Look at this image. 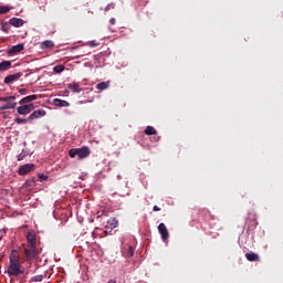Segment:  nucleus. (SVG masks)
Instances as JSON below:
<instances>
[{
    "label": "nucleus",
    "mask_w": 283,
    "mask_h": 283,
    "mask_svg": "<svg viewBox=\"0 0 283 283\" xmlns=\"http://www.w3.org/2000/svg\"><path fill=\"white\" fill-rule=\"evenodd\" d=\"M158 231L161 235V240L167 242V240H169V230H167V226H165V223H159Z\"/></svg>",
    "instance_id": "9d476101"
},
{
    "label": "nucleus",
    "mask_w": 283,
    "mask_h": 283,
    "mask_svg": "<svg viewBox=\"0 0 283 283\" xmlns=\"http://www.w3.org/2000/svg\"><path fill=\"white\" fill-rule=\"evenodd\" d=\"M64 71H65V66H63V65H56V66L53 67V72L55 74H61Z\"/></svg>",
    "instance_id": "a878e982"
},
{
    "label": "nucleus",
    "mask_w": 283,
    "mask_h": 283,
    "mask_svg": "<svg viewBox=\"0 0 283 283\" xmlns=\"http://www.w3.org/2000/svg\"><path fill=\"white\" fill-rule=\"evenodd\" d=\"M160 140V136L155 137V143H158Z\"/></svg>",
    "instance_id": "e433bc0d"
},
{
    "label": "nucleus",
    "mask_w": 283,
    "mask_h": 283,
    "mask_svg": "<svg viewBox=\"0 0 283 283\" xmlns=\"http://www.w3.org/2000/svg\"><path fill=\"white\" fill-rule=\"evenodd\" d=\"M17 96L0 97V103H6L0 106V112H6V109H14L17 107Z\"/></svg>",
    "instance_id": "7ed1b4c3"
},
{
    "label": "nucleus",
    "mask_w": 283,
    "mask_h": 283,
    "mask_svg": "<svg viewBox=\"0 0 283 283\" xmlns=\"http://www.w3.org/2000/svg\"><path fill=\"white\" fill-rule=\"evenodd\" d=\"M9 263H21L19 261V251L12 250L9 256Z\"/></svg>",
    "instance_id": "f3484780"
},
{
    "label": "nucleus",
    "mask_w": 283,
    "mask_h": 283,
    "mask_svg": "<svg viewBox=\"0 0 283 283\" xmlns=\"http://www.w3.org/2000/svg\"><path fill=\"white\" fill-rule=\"evenodd\" d=\"M8 12H10V7L0 6V14H8Z\"/></svg>",
    "instance_id": "bb28decb"
},
{
    "label": "nucleus",
    "mask_w": 283,
    "mask_h": 283,
    "mask_svg": "<svg viewBox=\"0 0 283 283\" xmlns=\"http://www.w3.org/2000/svg\"><path fill=\"white\" fill-rule=\"evenodd\" d=\"M109 216L107 214V211L105 210H99L95 214V220L99 222V224L105 226L106 229H109V233L118 227V219L116 218H111L108 219Z\"/></svg>",
    "instance_id": "f257e3e1"
},
{
    "label": "nucleus",
    "mask_w": 283,
    "mask_h": 283,
    "mask_svg": "<svg viewBox=\"0 0 283 283\" xmlns=\"http://www.w3.org/2000/svg\"><path fill=\"white\" fill-rule=\"evenodd\" d=\"M92 154V150H90V147L83 146L81 148H73L69 150V156L71 158H76L77 160H83L87 158Z\"/></svg>",
    "instance_id": "f03ea898"
},
{
    "label": "nucleus",
    "mask_w": 283,
    "mask_h": 283,
    "mask_svg": "<svg viewBox=\"0 0 283 283\" xmlns=\"http://www.w3.org/2000/svg\"><path fill=\"white\" fill-rule=\"evenodd\" d=\"M144 134L146 136H156V134H158V130H156L154 126H147L144 130Z\"/></svg>",
    "instance_id": "412c9836"
},
{
    "label": "nucleus",
    "mask_w": 283,
    "mask_h": 283,
    "mask_svg": "<svg viewBox=\"0 0 283 283\" xmlns=\"http://www.w3.org/2000/svg\"><path fill=\"white\" fill-rule=\"evenodd\" d=\"M25 92H27L25 88H20L19 90V94H21L22 96H25Z\"/></svg>",
    "instance_id": "72a5a7b5"
},
{
    "label": "nucleus",
    "mask_w": 283,
    "mask_h": 283,
    "mask_svg": "<svg viewBox=\"0 0 283 283\" xmlns=\"http://www.w3.org/2000/svg\"><path fill=\"white\" fill-rule=\"evenodd\" d=\"M28 156H32V153L23 149L18 156H17V160L19 163H21V160H25V158H28Z\"/></svg>",
    "instance_id": "4be33fe9"
},
{
    "label": "nucleus",
    "mask_w": 283,
    "mask_h": 283,
    "mask_svg": "<svg viewBox=\"0 0 283 283\" xmlns=\"http://www.w3.org/2000/svg\"><path fill=\"white\" fill-rule=\"evenodd\" d=\"M69 90H71V92H74L75 94H81V92H83V88H81V83L78 82H73L69 84Z\"/></svg>",
    "instance_id": "4468645a"
},
{
    "label": "nucleus",
    "mask_w": 283,
    "mask_h": 283,
    "mask_svg": "<svg viewBox=\"0 0 283 283\" xmlns=\"http://www.w3.org/2000/svg\"><path fill=\"white\" fill-rule=\"evenodd\" d=\"M32 112H34V104H20L17 108V113L20 116H28V114H31Z\"/></svg>",
    "instance_id": "39448f33"
},
{
    "label": "nucleus",
    "mask_w": 283,
    "mask_h": 283,
    "mask_svg": "<svg viewBox=\"0 0 283 283\" xmlns=\"http://www.w3.org/2000/svg\"><path fill=\"white\" fill-rule=\"evenodd\" d=\"M109 23H111V25H116V19L115 18H111L109 19Z\"/></svg>",
    "instance_id": "473e14b6"
},
{
    "label": "nucleus",
    "mask_w": 283,
    "mask_h": 283,
    "mask_svg": "<svg viewBox=\"0 0 283 283\" xmlns=\"http://www.w3.org/2000/svg\"><path fill=\"white\" fill-rule=\"evenodd\" d=\"M14 123H17V125H25L27 123H31V120H30V117L28 118L18 117L14 119Z\"/></svg>",
    "instance_id": "b1692460"
},
{
    "label": "nucleus",
    "mask_w": 283,
    "mask_h": 283,
    "mask_svg": "<svg viewBox=\"0 0 283 283\" xmlns=\"http://www.w3.org/2000/svg\"><path fill=\"white\" fill-rule=\"evenodd\" d=\"M108 283H116V280H109Z\"/></svg>",
    "instance_id": "58836bf2"
},
{
    "label": "nucleus",
    "mask_w": 283,
    "mask_h": 283,
    "mask_svg": "<svg viewBox=\"0 0 283 283\" xmlns=\"http://www.w3.org/2000/svg\"><path fill=\"white\" fill-rule=\"evenodd\" d=\"M27 260H34L38 258L39 253L36 252V245L28 247L24 249Z\"/></svg>",
    "instance_id": "0eeeda50"
},
{
    "label": "nucleus",
    "mask_w": 283,
    "mask_h": 283,
    "mask_svg": "<svg viewBox=\"0 0 283 283\" xmlns=\"http://www.w3.org/2000/svg\"><path fill=\"white\" fill-rule=\"evenodd\" d=\"M10 25H12V24H10V22H2V23H1V30H2V32H4L6 34H8V32H10Z\"/></svg>",
    "instance_id": "393cba45"
},
{
    "label": "nucleus",
    "mask_w": 283,
    "mask_h": 283,
    "mask_svg": "<svg viewBox=\"0 0 283 283\" xmlns=\"http://www.w3.org/2000/svg\"><path fill=\"white\" fill-rule=\"evenodd\" d=\"M45 111L44 109H38V111H33V113L30 114L29 116V120H36L38 118H43V116H45Z\"/></svg>",
    "instance_id": "f8f14e48"
},
{
    "label": "nucleus",
    "mask_w": 283,
    "mask_h": 283,
    "mask_svg": "<svg viewBox=\"0 0 283 283\" xmlns=\"http://www.w3.org/2000/svg\"><path fill=\"white\" fill-rule=\"evenodd\" d=\"M35 166L34 164H23L18 168L19 176H28L31 171H34Z\"/></svg>",
    "instance_id": "423d86ee"
},
{
    "label": "nucleus",
    "mask_w": 283,
    "mask_h": 283,
    "mask_svg": "<svg viewBox=\"0 0 283 283\" xmlns=\"http://www.w3.org/2000/svg\"><path fill=\"white\" fill-rule=\"evenodd\" d=\"M88 48H98V45H101V43L96 42V40H92L90 42H87Z\"/></svg>",
    "instance_id": "c85d7f7f"
},
{
    "label": "nucleus",
    "mask_w": 283,
    "mask_h": 283,
    "mask_svg": "<svg viewBox=\"0 0 283 283\" xmlns=\"http://www.w3.org/2000/svg\"><path fill=\"white\" fill-rule=\"evenodd\" d=\"M53 105L55 107H70V102L61 99V98H54Z\"/></svg>",
    "instance_id": "2eb2a0df"
},
{
    "label": "nucleus",
    "mask_w": 283,
    "mask_h": 283,
    "mask_svg": "<svg viewBox=\"0 0 283 283\" xmlns=\"http://www.w3.org/2000/svg\"><path fill=\"white\" fill-rule=\"evenodd\" d=\"M7 273L8 275H13V277H17L23 273V266L21 263H9Z\"/></svg>",
    "instance_id": "20e7f679"
},
{
    "label": "nucleus",
    "mask_w": 283,
    "mask_h": 283,
    "mask_svg": "<svg viewBox=\"0 0 283 283\" xmlns=\"http://www.w3.org/2000/svg\"><path fill=\"white\" fill-rule=\"evenodd\" d=\"M39 178H40L41 182H45L49 177L45 174H39Z\"/></svg>",
    "instance_id": "2f4dec72"
},
{
    "label": "nucleus",
    "mask_w": 283,
    "mask_h": 283,
    "mask_svg": "<svg viewBox=\"0 0 283 283\" xmlns=\"http://www.w3.org/2000/svg\"><path fill=\"white\" fill-rule=\"evenodd\" d=\"M245 259L248 262H258V260H260V255L255 252H248L245 253Z\"/></svg>",
    "instance_id": "a211bd4d"
},
{
    "label": "nucleus",
    "mask_w": 283,
    "mask_h": 283,
    "mask_svg": "<svg viewBox=\"0 0 283 283\" xmlns=\"http://www.w3.org/2000/svg\"><path fill=\"white\" fill-rule=\"evenodd\" d=\"M153 211H160V207L154 206Z\"/></svg>",
    "instance_id": "c9c22d12"
},
{
    "label": "nucleus",
    "mask_w": 283,
    "mask_h": 283,
    "mask_svg": "<svg viewBox=\"0 0 283 283\" xmlns=\"http://www.w3.org/2000/svg\"><path fill=\"white\" fill-rule=\"evenodd\" d=\"M38 96L36 95H29L27 97H23L19 104L20 105H28L29 103H32V101H36Z\"/></svg>",
    "instance_id": "6ab92c4d"
},
{
    "label": "nucleus",
    "mask_w": 283,
    "mask_h": 283,
    "mask_svg": "<svg viewBox=\"0 0 283 283\" xmlns=\"http://www.w3.org/2000/svg\"><path fill=\"white\" fill-rule=\"evenodd\" d=\"M41 50H50L54 48V42L52 40H45L40 45Z\"/></svg>",
    "instance_id": "aec40b11"
},
{
    "label": "nucleus",
    "mask_w": 283,
    "mask_h": 283,
    "mask_svg": "<svg viewBox=\"0 0 283 283\" xmlns=\"http://www.w3.org/2000/svg\"><path fill=\"white\" fill-rule=\"evenodd\" d=\"M24 48L25 46L23 45V43L15 44L7 51V54L9 56H14V54H19V52H23Z\"/></svg>",
    "instance_id": "1a4fd4ad"
},
{
    "label": "nucleus",
    "mask_w": 283,
    "mask_h": 283,
    "mask_svg": "<svg viewBox=\"0 0 283 283\" xmlns=\"http://www.w3.org/2000/svg\"><path fill=\"white\" fill-rule=\"evenodd\" d=\"M134 247L129 245L127 249V258H134Z\"/></svg>",
    "instance_id": "c756f323"
},
{
    "label": "nucleus",
    "mask_w": 283,
    "mask_h": 283,
    "mask_svg": "<svg viewBox=\"0 0 283 283\" xmlns=\"http://www.w3.org/2000/svg\"><path fill=\"white\" fill-rule=\"evenodd\" d=\"M87 103H92V101H81V102H80L81 105H85V104H87Z\"/></svg>",
    "instance_id": "f704fd0d"
},
{
    "label": "nucleus",
    "mask_w": 283,
    "mask_h": 283,
    "mask_svg": "<svg viewBox=\"0 0 283 283\" xmlns=\"http://www.w3.org/2000/svg\"><path fill=\"white\" fill-rule=\"evenodd\" d=\"M9 23L13 28H22V25L25 23V21H23V19H21V18H11V19H9Z\"/></svg>",
    "instance_id": "ddd939ff"
},
{
    "label": "nucleus",
    "mask_w": 283,
    "mask_h": 283,
    "mask_svg": "<svg viewBox=\"0 0 283 283\" xmlns=\"http://www.w3.org/2000/svg\"><path fill=\"white\" fill-rule=\"evenodd\" d=\"M27 247H36V233L34 231H29L27 234Z\"/></svg>",
    "instance_id": "9b49d317"
},
{
    "label": "nucleus",
    "mask_w": 283,
    "mask_h": 283,
    "mask_svg": "<svg viewBox=\"0 0 283 283\" xmlns=\"http://www.w3.org/2000/svg\"><path fill=\"white\" fill-rule=\"evenodd\" d=\"M108 88H109V82H101L96 85V90H99V92H103Z\"/></svg>",
    "instance_id": "5701e85b"
},
{
    "label": "nucleus",
    "mask_w": 283,
    "mask_h": 283,
    "mask_svg": "<svg viewBox=\"0 0 283 283\" xmlns=\"http://www.w3.org/2000/svg\"><path fill=\"white\" fill-rule=\"evenodd\" d=\"M21 76H23V73H21V72H18L15 74L7 75L4 77V84L10 85L11 83H17V81H19V78H21Z\"/></svg>",
    "instance_id": "6e6552de"
},
{
    "label": "nucleus",
    "mask_w": 283,
    "mask_h": 283,
    "mask_svg": "<svg viewBox=\"0 0 283 283\" xmlns=\"http://www.w3.org/2000/svg\"><path fill=\"white\" fill-rule=\"evenodd\" d=\"M116 8V4L114 2L108 3L105 8V12H109V10H114Z\"/></svg>",
    "instance_id": "cd10ccee"
},
{
    "label": "nucleus",
    "mask_w": 283,
    "mask_h": 283,
    "mask_svg": "<svg viewBox=\"0 0 283 283\" xmlns=\"http://www.w3.org/2000/svg\"><path fill=\"white\" fill-rule=\"evenodd\" d=\"M31 282H43V275L39 274L31 279Z\"/></svg>",
    "instance_id": "7c9ffc66"
},
{
    "label": "nucleus",
    "mask_w": 283,
    "mask_h": 283,
    "mask_svg": "<svg viewBox=\"0 0 283 283\" xmlns=\"http://www.w3.org/2000/svg\"><path fill=\"white\" fill-rule=\"evenodd\" d=\"M104 233H105V235H109V233H112V232L104 230Z\"/></svg>",
    "instance_id": "4c0bfd02"
},
{
    "label": "nucleus",
    "mask_w": 283,
    "mask_h": 283,
    "mask_svg": "<svg viewBox=\"0 0 283 283\" xmlns=\"http://www.w3.org/2000/svg\"><path fill=\"white\" fill-rule=\"evenodd\" d=\"M12 67V61L4 60L0 62V72H8Z\"/></svg>",
    "instance_id": "dca6fc26"
}]
</instances>
